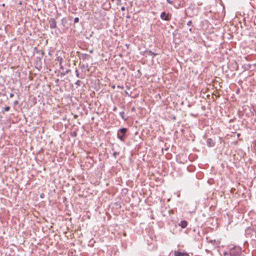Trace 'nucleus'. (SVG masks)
Instances as JSON below:
<instances>
[{"mask_svg":"<svg viewBox=\"0 0 256 256\" xmlns=\"http://www.w3.org/2000/svg\"><path fill=\"white\" fill-rule=\"evenodd\" d=\"M56 26V24L55 22H53L52 24H50L51 28H55Z\"/></svg>","mask_w":256,"mask_h":256,"instance_id":"nucleus-9","label":"nucleus"},{"mask_svg":"<svg viewBox=\"0 0 256 256\" xmlns=\"http://www.w3.org/2000/svg\"><path fill=\"white\" fill-rule=\"evenodd\" d=\"M118 88H122V89H123V88H124V87H123V86H118Z\"/></svg>","mask_w":256,"mask_h":256,"instance_id":"nucleus-15","label":"nucleus"},{"mask_svg":"<svg viewBox=\"0 0 256 256\" xmlns=\"http://www.w3.org/2000/svg\"><path fill=\"white\" fill-rule=\"evenodd\" d=\"M241 250L238 247L234 248L230 250L228 256H241Z\"/></svg>","mask_w":256,"mask_h":256,"instance_id":"nucleus-1","label":"nucleus"},{"mask_svg":"<svg viewBox=\"0 0 256 256\" xmlns=\"http://www.w3.org/2000/svg\"><path fill=\"white\" fill-rule=\"evenodd\" d=\"M192 24V22L191 21H189V22H188V26H190Z\"/></svg>","mask_w":256,"mask_h":256,"instance_id":"nucleus-12","label":"nucleus"},{"mask_svg":"<svg viewBox=\"0 0 256 256\" xmlns=\"http://www.w3.org/2000/svg\"><path fill=\"white\" fill-rule=\"evenodd\" d=\"M166 2L170 4H172V2L171 0H166Z\"/></svg>","mask_w":256,"mask_h":256,"instance_id":"nucleus-11","label":"nucleus"},{"mask_svg":"<svg viewBox=\"0 0 256 256\" xmlns=\"http://www.w3.org/2000/svg\"><path fill=\"white\" fill-rule=\"evenodd\" d=\"M80 82V80H78V81L76 82V84H78V82Z\"/></svg>","mask_w":256,"mask_h":256,"instance_id":"nucleus-19","label":"nucleus"},{"mask_svg":"<svg viewBox=\"0 0 256 256\" xmlns=\"http://www.w3.org/2000/svg\"><path fill=\"white\" fill-rule=\"evenodd\" d=\"M207 144L209 146H213L214 145V142L212 139L208 138L207 140Z\"/></svg>","mask_w":256,"mask_h":256,"instance_id":"nucleus-6","label":"nucleus"},{"mask_svg":"<svg viewBox=\"0 0 256 256\" xmlns=\"http://www.w3.org/2000/svg\"><path fill=\"white\" fill-rule=\"evenodd\" d=\"M127 131V130L126 128H120L118 132V138H119L121 141H124V139L123 138L125 134Z\"/></svg>","mask_w":256,"mask_h":256,"instance_id":"nucleus-2","label":"nucleus"},{"mask_svg":"<svg viewBox=\"0 0 256 256\" xmlns=\"http://www.w3.org/2000/svg\"><path fill=\"white\" fill-rule=\"evenodd\" d=\"M188 222L185 220H182L179 224V226H180L182 228H184L187 226Z\"/></svg>","mask_w":256,"mask_h":256,"instance_id":"nucleus-4","label":"nucleus"},{"mask_svg":"<svg viewBox=\"0 0 256 256\" xmlns=\"http://www.w3.org/2000/svg\"><path fill=\"white\" fill-rule=\"evenodd\" d=\"M79 21V18H74V22L76 23L78 22Z\"/></svg>","mask_w":256,"mask_h":256,"instance_id":"nucleus-10","label":"nucleus"},{"mask_svg":"<svg viewBox=\"0 0 256 256\" xmlns=\"http://www.w3.org/2000/svg\"><path fill=\"white\" fill-rule=\"evenodd\" d=\"M116 154H118V153L116 152H115L114 153V155L116 156Z\"/></svg>","mask_w":256,"mask_h":256,"instance_id":"nucleus-18","label":"nucleus"},{"mask_svg":"<svg viewBox=\"0 0 256 256\" xmlns=\"http://www.w3.org/2000/svg\"><path fill=\"white\" fill-rule=\"evenodd\" d=\"M175 256H188V255L186 253H182L178 252H174Z\"/></svg>","mask_w":256,"mask_h":256,"instance_id":"nucleus-5","label":"nucleus"},{"mask_svg":"<svg viewBox=\"0 0 256 256\" xmlns=\"http://www.w3.org/2000/svg\"><path fill=\"white\" fill-rule=\"evenodd\" d=\"M76 74L78 77L79 74L77 70H76Z\"/></svg>","mask_w":256,"mask_h":256,"instance_id":"nucleus-14","label":"nucleus"},{"mask_svg":"<svg viewBox=\"0 0 256 256\" xmlns=\"http://www.w3.org/2000/svg\"><path fill=\"white\" fill-rule=\"evenodd\" d=\"M10 98H12L14 96V94H10Z\"/></svg>","mask_w":256,"mask_h":256,"instance_id":"nucleus-17","label":"nucleus"},{"mask_svg":"<svg viewBox=\"0 0 256 256\" xmlns=\"http://www.w3.org/2000/svg\"><path fill=\"white\" fill-rule=\"evenodd\" d=\"M160 18L166 20H168V16L165 12H162L160 14Z\"/></svg>","mask_w":256,"mask_h":256,"instance_id":"nucleus-3","label":"nucleus"},{"mask_svg":"<svg viewBox=\"0 0 256 256\" xmlns=\"http://www.w3.org/2000/svg\"><path fill=\"white\" fill-rule=\"evenodd\" d=\"M57 60H58V62H60V64H61L62 61V58H60V57H58V58H57Z\"/></svg>","mask_w":256,"mask_h":256,"instance_id":"nucleus-8","label":"nucleus"},{"mask_svg":"<svg viewBox=\"0 0 256 256\" xmlns=\"http://www.w3.org/2000/svg\"><path fill=\"white\" fill-rule=\"evenodd\" d=\"M121 10H122V11H124V10H125V8H124V6L122 7V8H121Z\"/></svg>","mask_w":256,"mask_h":256,"instance_id":"nucleus-13","label":"nucleus"},{"mask_svg":"<svg viewBox=\"0 0 256 256\" xmlns=\"http://www.w3.org/2000/svg\"><path fill=\"white\" fill-rule=\"evenodd\" d=\"M10 106H6L4 108V111L6 112H8L9 110H10Z\"/></svg>","mask_w":256,"mask_h":256,"instance_id":"nucleus-7","label":"nucleus"},{"mask_svg":"<svg viewBox=\"0 0 256 256\" xmlns=\"http://www.w3.org/2000/svg\"><path fill=\"white\" fill-rule=\"evenodd\" d=\"M40 198H44V194H40Z\"/></svg>","mask_w":256,"mask_h":256,"instance_id":"nucleus-16","label":"nucleus"}]
</instances>
